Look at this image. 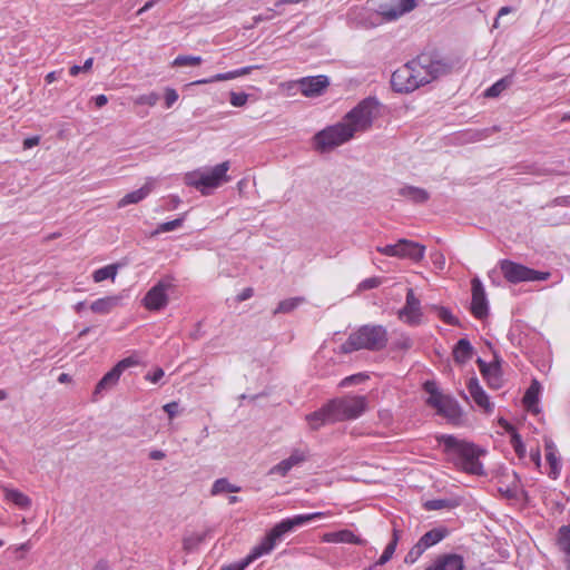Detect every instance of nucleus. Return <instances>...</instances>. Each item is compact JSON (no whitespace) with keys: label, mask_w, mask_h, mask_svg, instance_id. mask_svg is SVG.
<instances>
[{"label":"nucleus","mask_w":570,"mask_h":570,"mask_svg":"<svg viewBox=\"0 0 570 570\" xmlns=\"http://www.w3.org/2000/svg\"><path fill=\"white\" fill-rule=\"evenodd\" d=\"M332 517L330 511L313 512L307 514H297L293 518H287L276 523L269 531L266 532L264 538L255 544L249 553L240 561L223 567L220 570H245L250 563L261 557L269 554L285 534L293 531L297 527H302L309 521Z\"/></svg>","instance_id":"nucleus-1"},{"label":"nucleus","mask_w":570,"mask_h":570,"mask_svg":"<svg viewBox=\"0 0 570 570\" xmlns=\"http://www.w3.org/2000/svg\"><path fill=\"white\" fill-rule=\"evenodd\" d=\"M435 439L439 444L443 445L444 454L459 470L473 475L484 474L483 464L480 461L485 453L484 450L472 442L450 434H441Z\"/></svg>","instance_id":"nucleus-2"},{"label":"nucleus","mask_w":570,"mask_h":570,"mask_svg":"<svg viewBox=\"0 0 570 570\" xmlns=\"http://www.w3.org/2000/svg\"><path fill=\"white\" fill-rule=\"evenodd\" d=\"M229 168L230 164L226 160L212 168H199L188 171L184 176V183L198 190L202 195L207 196L230 180L227 174Z\"/></svg>","instance_id":"nucleus-3"},{"label":"nucleus","mask_w":570,"mask_h":570,"mask_svg":"<svg viewBox=\"0 0 570 570\" xmlns=\"http://www.w3.org/2000/svg\"><path fill=\"white\" fill-rule=\"evenodd\" d=\"M387 344V331L382 325H363L351 333L342 345L344 353L360 350L381 351Z\"/></svg>","instance_id":"nucleus-4"},{"label":"nucleus","mask_w":570,"mask_h":570,"mask_svg":"<svg viewBox=\"0 0 570 570\" xmlns=\"http://www.w3.org/2000/svg\"><path fill=\"white\" fill-rule=\"evenodd\" d=\"M419 87L424 86L452 69V63L430 53H422L409 62Z\"/></svg>","instance_id":"nucleus-5"},{"label":"nucleus","mask_w":570,"mask_h":570,"mask_svg":"<svg viewBox=\"0 0 570 570\" xmlns=\"http://www.w3.org/2000/svg\"><path fill=\"white\" fill-rule=\"evenodd\" d=\"M377 102L373 99H364L351 111H348L342 121L354 137L357 132H363L372 127L374 119L377 116Z\"/></svg>","instance_id":"nucleus-6"},{"label":"nucleus","mask_w":570,"mask_h":570,"mask_svg":"<svg viewBox=\"0 0 570 570\" xmlns=\"http://www.w3.org/2000/svg\"><path fill=\"white\" fill-rule=\"evenodd\" d=\"M332 410V421L342 422L360 417L368 406L364 395H345L328 402Z\"/></svg>","instance_id":"nucleus-7"},{"label":"nucleus","mask_w":570,"mask_h":570,"mask_svg":"<svg viewBox=\"0 0 570 570\" xmlns=\"http://www.w3.org/2000/svg\"><path fill=\"white\" fill-rule=\"evenodd\" d=\"M424 391L429 394L426 404L434 409L436 413L449 421L455 423L461 417V407L455 400L444 395L439 391L434 381H426L423 384Z\"/></svg>","instance_id":"nucleus-8"},{"label":"nucleus","mask_w":570,"mask_h":570,"mask_svg":"<svg viewBox=\"0 0 570 570\" xmlns=\"http://www.w3.org/2000/svg\"><path fill=\"white\" fill-rule=\"evenodd\" d=\"M352 138L351 129L343 121H340L318 131L313 140L315 149L325 153L347 142Z\"/></svg>","instance_id":"nucleus-9"},{"label":"nucleus","mask_w":570,"mask_h":570,"mask_svg":"<svg viewBox=\"0 0 570 570\" xmlns=\"http://www.w3.org/2000/svg\"><path fill=\"white\" fill-rule=\"evenodd\" d=\"M499 266L503 277L509 283L513 284L522 282L546 281L550 277L549 272L535 271L509 259H502L499 263Z\"/></svg>","instance_id":"nucleus-10"},{"label":"nucleus","mask_w":570,"mask_h":570,"mask_svg":"<svg viewBox=\"0 0 570 570\" xmlns=\"http://www.w3.org/2000/svg\"><path fill=\"white\" fill-rule=\"evenodd\" d=\"M376 250L385 256L410 259L415 263L421 262L425 255L424 245L406 238L399 239L395 244L377 246Z\"/></svg>","instance_id":"nucleus-11"},{"label":"nucleus","mask_w":570,"mask_h":570,"mask_svg":"<svg viewBox=\"0 0 570 570\" xmlns=\"http://www.w3.org/2000/svg\"><path fill=\"white\" fill-rule=\"evenodd\" d=\"M397 318L409 326H419L423 320V311L420 299L413 288H407L405 304L399 309Z\"/></svg>","instance_id":"nucleus-12"},{"label":"nucleus","mask_w":570,"mask_h":570,"mask_svg":"<svg viewBox=\"0 0 570 570\" xmlns=\"http://www.w3.org/2000/svg\"><path fill=\"white\" fill-rule=\"evenodd\" d=\"M173 287L170 282L160 281L155 284L144 296L142 306L149 312H158L168 304V291Z\"/></svg>","instance_id":"nucleus-13"},{"label":"nucleus","mask_w":570,"mask_h":570,"mask_svg":"<svg viewBox=\"0 0 570 570\" xmlns=\"http://www.w3.org/2000/svg\"><path fill=\"white\" fill-rule=\"evenodd\" d=\"M138 364V361L132 357H126L119 361L109 372H107L102 379L97 383L96 389L94 391V395L100 394L105 390H109L112 386H115L122 372L129 367L136 366Z\"/></svg>","instance_id":"nucleus-14"},{"label":"nucleus","mask_w":570,"mask_h":570,"mask_svg":"<svg viewBox=\"0 0 570 570\" xmlns=\"http://www.w3.org/2000/svg\"><path fill=\"white\" fill-rule=\"evenodd\" d=\"M391 85L397 92H412L419 88L417 80H415L409 62L393 72Z\"/></svg>","instance_id":"nucleus-15"},{"label":"nucleus","mask_w":570,"mask_h":570,"mask_svg":"<svg viewBox=\"0 0 570 570\" xmlns=\"http://www.w3.org/2000/svg\"><path fill=\"white\" fill-rule=\"evenodd\" d=\"M471 285L472 301L470 311L475 318L482 320L488 315V302L485 291L479 278H473Z\"/></svg>","instance_id":"nucleus-16"},{"label":"nucleus","mask_w":570,"mask_h":570,"mask_svg":"<svg viewBox=\"0 0 570 570\" xmlns=\"http://www.w3.org/2000/svg\"><path fill=\"white\" fill-rule=\"evenodd\" d=\"M308 456H309V452L306 448L305 449H294L287 459L282 460L279 463H277L269 470V474H277L279 476H286L287 473L294 466L301 465L304 462H306Z\"/></svg>","instance_id":"nucleus-17"},{"label":"nucleus","mask_w":570,"mask_h":570,"mask_svg":"<svg viewBox=\"0 0 570 570\" xmlns=\"http://www.w3.org/2000/svg\"><path fill=\"white\" fill-rule=\"evenodd\" d=\"M296 85L303 96L316 97L323 94V91L328 87L330 81L326 76L320 75L301 78L296 81Z\"/></svg>","instance_id":"nucleus-18"},{"label":"nucleus","mask_w":570,"mask_h":570,"mask_svg":"<svg viewBox=\"0 0 570 570\" xmlns=\"http://www.w3.org/2000/svg\"><path fill=\"white\" fill-rule=\"evenodd\" d=\"M476 364L489 387L498 390L502 386L503 380L500 362L498 360L487 363L482 358H478Z\"/></svg>","instance_id":"nucleus-19"},{"label":"nucleus","mask_w":570,"mask_h":570,"mask_svg":"<svg viewBox=\"0 0 570 570\" xmlns=\"http://www.w3.org/2000/svg\"><path fill=\"white\" fill-rule=\"evenodd\" d=\"M415 7V0H399V2L393 6H381L380 16H382L385 21H393L404 13L412 11Z\"/></svg>","instance_id":"nucleus-20"},{"label":"nucleus","mask_w":570,"mask_h":570,"mask_svg":"<svg viewBox=\"0 0 570 570\" xmlns=\"http://www.w3.org/2000/svg\"><path fill=\"white\" fill-rule=\"evenodd\" d=\"M468 390L472 400L481 410L487 413L493 411V404L490 402L488 394L482 389L476 377H471L469 380Z\"/></svg>","instance_id":"nucleus-21"},{"label":"nucleus","mask_w":570,"mask_h":570,"mask_svg":"<svg viewBox=\"0 0 570 570\" xmlns=\"http://www.w3.org/2000/svg\"><path fill=\"white\" fill-rule=\"evenodd\" d=\"M322 542L325 543H348L356 546H365L366 540L356 535L351 530L344 529L335 532H327L322 535Z\"/></svg>","instance_id":"nucleus-22"},{"label":"nucleus","mask_w":570,"mask_h":570,"mask_svg":"<svg viewBox=\"0 0 570 570\" xmlns=\"http://www.w3.org/2000/svg\"><path fill=\"white\" fill-rule=\"evenodd\" d=\"M448 534V530L444 528L432 529L423 534L417 543L414 546L410 554L415 552L416 554L423 553L426 549L433 547L443 540Z\"/></svg>","instance_id":"nucleus-23"},{"label":"nucleus","mask_w":570,"mask_h":570,"mask_svg":"<svg viewBox=\"0 0 570 570\" xmlns=\"http://www.w3.org/2000/svg\"><path fill=\"white\" fill-rule=\"evenodd\" d=\"M544 456L549 466L547 474L549 478L556 480L561 472V460L558 456L557 446L551 440H547L544 443Z\"/></svg>","instance_id":"nucleus-24"},{"label":"nucleus","mask_w":570,"mask_h":570,"mask_svg":"<svg viewBox=\"0 0 570 570\" xmlns=\"http://www.w3.org/2000/svg\"><path fill=\"white\" fill-rule=\"evenodd\" d=\"M425 570H464L463 558L455 553L438 557Z\"/></svg>","instance_id":"nucleus-25"},{"label":"nucleus","mask_w":570,"mask_h":570,"mask_svg":"<svg viewBox=\"0 0 570 570\" xmlns=\"http://www.w3.org/2000/svg\"><path fill=\"white\" fill-rule=\"evenodd\" d=\"M256 67L254 66H247V67H243L240 69H236V70H233V71H228V72H224V73H217V75H214L209 78H204V79H199V80H195L193 82H190L188 86H198V85H206V83H213V82H218V81H226V80H232V79H236L238 77H243V76H246V75H249L252 72L253 69H255Z\"/></svg>","instance_id":"nucleus-26"},{"label":"nucleus","mask_w":570,"mask_h":570,"mask_svg":"<svg viewBox=\"0 0 570 570\" xmlns=\"http://www.w3.org/2000/svg\"><path fill=\"white\" fill-rule=\"evenodd\" d=\"M154 189V180L149 179L142 187L137 190L126 194L119 202L118 208H124L131 204H137L145 199Z\"/></svg>","instance_id":"nucleus-27"},{"label":"nucleus","mask_w":570,"mask_h":570,"mask_svg":"<svg viewBox=\"0 0 570 570\" xmlns=\"http://www.w3.org/2000/svg\"><path fill=\"white\" fill-rule=\"evenodd\" d=\"M121 297L118 295H109L94 301L90 304V309L100 315H106L111 313L119 304Z\"/></svg>","instance_id":"nucleus-28"},{"label":"nucleus","mask_w":570,"mask_h":570,"mask_svg":"<svg viewBox=\"0 0 570 570\" xmlns=\"http://www.w3.org/2000/svg\"><path fill=\"white\" fill-rule=\"evenodd\" d=\"M540 391V383L537 380H533L522 399V403L527 411L532 412L534 414L540 412L538 407Z\"/></svg>","instance_id":"nucleus-29"},{"label":"nucleus","mask_w":570,"mask_h":570,"mask_svg":"<svg viewBox=\"0 0 570 570\" xmlns=\"http://www.w3.org/2000/svg\"><path fill=\"white\" fill-rule=\"evenodd\" d=\"M558 549L563 553V562L570 570V525H562L557 534Z\"/></svg>","instance_id":"nucleus-30"},{"label":"nucleus","mask_w":570,"mask_h":570,"mask_svg":"<svg viewBox=\"0 0 570 570\" xmlns=\"http://www.w3.org/2000/svg\"><path fill=\"white\" fill-rule=\"evenodd\" d=\"M306 420L312 430H317L322 425L332 421V410H330V403L324 405L318 411H315L306 416Z\"/></svg>","instance_id":"nucleus-31"},{"label":"nucleus","mask_w":570,"mask_h":570,"mask_svg":"<svg viewBox=\"0 0 570 570\" xmlns=\"http://www.w3.org/2000/svg\"><path fill=\"white\" fill-rule=\"evenodd\" d=\"M500 423L504 426L505 431L508 433H510V444L511 446L513 448L517 456L520 459V460H523L525 459L527 456V450H525V445L524 443L522 442V439H521V435L515 431V429L509 424L508 422L505 421H500Z\"/></svg>","instance_id":"nucleus-32"},{"label":"nucleus","mask_w":570,"mask_h":570,"mask_svg":"<svg viewBox=\"0 0 570 570\" xmlns=\"http://www.w3.org/2000/svg\"><path fill=\"white\" fill-rule=\"evenodd\" d=\"M472 345L466 338H461L455 344L452 355L456 363L464 364L472 357Z\"/></svg>","instance_id":"nucleus-33"},{"label":"nucleus","mask_w":570,"mask_h":570,"mask_svg":"<svg viewBox=\"0 0 570 570\" xmlns=\"http://www.w3.org/2000/svg\"><path fill=\"white\" fill-rule=\"evenodd\" d=\"M4 499L12 502L20 509H28L31 505V500L21 491L16 489L3 488Z\"/></svg>","instance_id":"nucleus-34"},{"label":"nucleus","mask_w":570,"mask_h":570,"mask_svg":"<svg viewBox=\"0 0 570 570\" xmlns=\"http://www.w3.org/2000/svg\"><path fill=\"white\" fill-rule=\"evenodd\" d=\"M118 268L119 265L117 264H109L98 268L92 273V279L95 283H101L106 279H110L114 283L118 273Z\"/></svg>","instance_id":"nucleus-35"},{"label":"nucleus","mask_w":570,"mask_h":570,"mask_svg":"<svg viewBox=\"0 0 570 570\" xmlns=\"http://www.w3.org/2000/svg\"><path fill=\"white\" fill-rule=\"evenodd\" d=\"M207 532H193L189 534H186L183 538V548L185 551H191L196 549L205 539H206Z\"/></svg>","instance_id":"nucleus-36"},{"label":"nucleus","mask_w":570,"mask_h":570,"mask_svg":"<svg viewBox=\"0 0 570 570\" xmlns=\"http://www.w3.org/2000/svg\"><path fill=\"white\" fill-rule=\"evenodd\" d=\"M203 62L202 57L199 56H188V55H179L177 56L173 62V67H196Z\"/></svg>","instance_id":"nucleus-37"},{"label":"nucleus","mask_w":570,"mask_h":570,"mask_svg":"<svg viewBox=\"0 0 570 570\" xmlns=\"http://www.w3.org/2000/svg\"><path fill=\"white\" fill-rule=\"evenodd\" d=\"M304 302L303 297H292L279 302L278 306L274 311V314H285L294 311L299 304Z\"/></svg>","instance_id":"nucleus-38"},{"label":"nucleus","mask_w":570,"mask_h":570,"mask_svg":"<svg viewBox=\"0 0 570 570\" xmlns=\"http://www.w3.org/2000/svg\"><path fill=\"white\" fill-rule=\"evenodd\" d=\"M397 541H399L397 531L394 530L393 539L385 547L383 553L381 554L380 559L376 562L377 564L383 566V564H385L387 561H390L392 559V557H393V554L395 552V549H396Z\"/></svg>","instance_id":"nucleus-39"},{"label":"nucleus","mask_w":570,"mask_h":570,"mask_svg":"<svg viewBox=\"0 0 570 570\" xmlns=\"http://www.w3.org/2000/svg\"><path fill=\"white\" fill-rule=\"evenodd\" d=\"M240 489L232 483H229L226 479H218L214 482L212 488V494L216 495L223 492H238Z\"/></svg>","instance_id":"nucleus-40"},{"label":"nucleus","mask_w":570,"mask_h":570,"mask_svg":"<svg viewBox=\"0 0 570 570\" xmlns=\"http://www.w3.org/2000/svg\"><path fill=\"white\" fill-rule=\"evenodd\" d=\"M433 309L436 312L439 318L443 321L445 324L459 326V320L451 313V311L443 306H433Z\"/></svg>","instance_id":"nucleus-41"},{"label":"nucleus","mask_w":570,"mask_h":570,"mask_svg":"<svg viewBox=\"0 0 570 570\" xmlns=\"http://www.w3.org/2000/svg\"><path fill=\"white\" fill-rule=\"evenodd\" d=\"M510 77L502 78L485 90V96L498 97L503 90H505L510 86Z\"/></svg>","instance_id":"nucleus-42"},{"label":"nucleus","mask_w":570,"mask_h":570,"mask_svg":"<svg viewBox=\"0 0 570 570\" xmlns=\"http://www.w3.org/2000/svg\"><path fill=\"white\" fill-rule=\"evenodd\" d=\"M183 223H184V217L176 218L170 222L161 223L158 225V227L153 233V235H158L160 233H168V232L175 230V229L179 228L183 225Z\"/></svg>","instance_id":"nucleus-43"},{"label":"nucleus","mask_w":570,"mask_h":570,"mask_svg":"<svg viewBox=\"0 0 570 570\" xmlns=\"http://www.w3.org/2000/svg\"><path fill=\"white\" fill-rule=\"evenodd\" d=\"M412 347V340L409 335L401 333L400 336L392 343L393 350L407 351Z\"/></svg>","instance_id":"nucleus-44"},{"label":"nucleus","mask_w":570,"mask_h":570,"mask_svg":"<svg viewBox=\"0 0 570 570\" xmlns=\"http://www.w3.org/2000/svg\"><path fill=\"white\" fill-rule=\"evenodd\" d=\"M405 195L416 203H424L429 199V194L424 189L415 187L409 188Z\"/></svg>","instance_id":"nucleus-45"},{"label":"nucleus","mask_w":570,"mask_h":570,"mask_svg":"<svg viewBox=\"0 0 570 570\" xmlns=\"http://www.w3.org/2000/svg\"><path fill=\"white\" fill-rule=\"evenodd\" d=\"M159 100V96L158 94L156 92H149V94H146V95H140L138 96L134 102L135 105H147V106H155L157 104V101Z\"/></svg>","instance_id":"nucleus-46"},{"label":"nucleus","mask_w":570,"mask_h":570,"mask_svg":"<svg viewBox=\"0 0 570 570\" xmlns=\"http://www.w3.org/2000/svg\"><path fill=\"white\" fill-rule=\"evenodd\" d=\"M248 100V95L245 92L232 91L229 95V102L234 107H243Z\"/></svg>","instance_id":"nucleus-47"},{"label":"nucleus","mask_w":570,"mask_h":570,"mask_svg":"<svg viewBox=\"0 0 570 570\" xmlns=\"http://www.w3.org/2000/svg\"><path fill=\"white\" fill-rule=\"evenodd\" d=\"M164 98H165V107L171 108L173 105L178 100V94L174 88H166Z\"/></svg>","instance_id":"nucleus-48"},{"label":"nucleus","mask_w":570,"mask_h":570,"mask_svg":"<svg viewBox=\"0 0 570 570\" xmlns=\"http://www.w3.org/2000/svg\"><path fill=\"white\" fill-rule=\"evenodd\" d=\"M381 278L380 277H370L364 281H362L358 285L360 289L366 291L376 288L381 285Z\"/></svg>","instance_id":"nucleus-49"},{"label":"nucleus","mask_w":570,"mask_h":570,"mask_svg":"<svg viewBox=\"0 0 570 570\" xmlns=\"http://www.w3.org/2000/svg\"><path fill=\"white\" fill-rule=\"evenodd\" d=\"M425 509L429 511L441 510L449 507V502L446 500H430L424 504Z\"/></svg>","instance_id":"nucleus-50"},{"label":"nucleus","mask_w":570,"mask_h":570,"mask_svg":"<svg viewBox=\"0 0 570 570\" xmlns=\"http://www.w3.org/2000/svg\"><path fill=\"white\" fill-rule=\"evenodd\" d=\"M530 461L534 464V466L540 470L541 469V453L539 446L531 448L529 454Z\"/></svg>","instance_id":"nucleus-51"},{"label":"nucleus","mask_w":570,"mask_h":570,"mask_svg":"<svg viewBox=\"0 0 570 570\" xmlns=\"http://www.w3.org/2000/svg\"><path fill=\"white\" fill-rule=\"evenodd\" d=\"M39 142H40V137H38V136L28 137L23 140V148L30 149V148L39 145Z\"/></svg>","instance_id":"nucleus-52"},{"label":"nucleus","mask_w":570,"mask_h":570,"mask_svg":"<svg viewBox=\"0 0 570 570\" xmlns=\"http://www.w3.org/2000/svg\"><path fill=\"white\" fill-rule=\"evenodd\" d=\"M513 11V9L511 7H502L499 12H498V17L495 18L494 22H493V28H499L500 23H499V19L505 14H509Z\"/></svg>","instance_id":"nucleus-53"},{"label":"nucleus","mask_w":570,"mask_h":570,"mask_svg":"<svg viewBox=\"0 0 570 570\" xmlns=\"http://www.w3.org/2000/svg\"><path fill=\"white\" fill-rule=\"evenodd\" d=\"M254 294V291L252 287H246L244 288L238 295H237V301L238 302H244L246 299H249Z\"/></svg>","instance_id":"nucleus-54"},{"label":"nucleus","mask_w":570,"mask_h":570,"mask_svg":"<svg viewBox=\"0 0 570 570\" xmlns=\"http://www.w3.org/2000/svg\"><path fill=\"white\" fill-rule=\"evenodd\" d=\"M362 380V375L361 374H357V375H351V376H347L345 377L341 385L343 386H346V385H350V384H354V383H357Z\"/></svg>","instance_id":"nucleus-55"},{"label":"nucleus","mask_w":570,"mask_h":570,"mask_svg":"<svg viewBox=\"0 0 570 570\" xmlns=\"http://www.w3.org/2000/svg\"><path fill=\"white\" fill-rule=\"evenodd\" d=\"M164 376V371L161 368H157L151 375L147 376L153 383H157Z\"/></svg>","instance_id":"nucleus-56"},{"label":"nucleus","mask_w":570,"mask_h":570,"mask_svg":"<svg viewBox=\"0 0 570 570\" xmlns=\"http://www.w3.org/2000/svg\"><path fill=\"white\" fill-rule=\"evenodd\" d=\"M95 105L98 108L104 107L108 102V98L106 95H98L94 98Z\"/></svg>","instance_id":"nucleus-57"},{"label":"nucleus","mask_w":570,"mask_h":570,"mask_svg":"<svg viewBox=\"0 0 570 570\" xmlns=\"http://www.w3.org/2000/svg\"><path fill=\"white\" fill-rule=\"evenodd\" d=\"M177 403L171 402L164 406V410L168 413L169 417H173L176 414Z\"/></svg>","instance_id":"nucleus-58"},{"label":"nucleus","mask_w":570,"mask_h":570,"mask_svg":"<svg viewBox=\"0 0 570 570\" xmlns=\"http://www.w3.org/2000/svg\"><path fill=\"white\" fill-rule=\"evenodd\" d=\"M308 0H278L275 2V7L279 8L283 4H296L301 2H307Z\"/></svg>","instance_id":"nucleus-59"},{"label":"nucleus","mask_w":570,"mask_h":570,"mask_svg":"<svg viewBox=\"0 0 570 570\" xmlns=\"http://www.w3.org/2000/svg\"><path fill=\"white\" fill-rule=\"evenodd\" d=\"M58 71H50L49 73H47V76L45 77V80L47 83H52L55 82L57 79H58Z\"/></svg>","instance_id":"nucleus-60"},{"label":"nucleus","mask_w":570,"mask_h":570,"mask_svg":"<svg viewBox=\"0 0 570 570\" xmlns=\"http://www.w3.org/2000/svg\"><path fill=\"white\" fill-rule=\"evenodd\" d=\"M149 458L153 460H163L165 458V453L163 451L155 450L149 453Z\"/></svg>","instance_id":"nucleus-61"},{"label":"nucleus","mask_w":570,"mask_h":570,"mask_svg":"<svg viewBox=\"0 0 570 570\" xmlns=\"http://www.w3.org/2000/svg\"><path fill=\"white\" fill-rule=\"evenodd\" d=\"M156 3V0H149L147 1L139 10H138V14H141L142 12L149 10L150 8H153Z\"/></svg>","instance_id":"nucleus-62"},{"label":"nucleus","mask_w":570,"mask_h":570,"mask_svg":"<svg viewBox=\"0 0 570 570\" xmlns=\"http://www.w3.org/2000/svg\"><path fill=\"white\" fill-rule=\"evenodd\" d=\"M94 65V58H88L85 63L81 66L83 72H88L91 70Z\"/></svg>","instance_id":"nucleus-63"},{"label":"nucleus","mask_w":570,"mask_h":570,"mask_svg":"<svg viewBox=\"0 0 570 570\" xmlns=\"http://www.w3.org/2000/svg\"><path fill=\"white\" fill-rule=\"evenodd\" d=\"M92 570H111V569L106 561H99V562H97V564L94 567Z\"/></svg>","instance_id":"nucleus-64"}]
</instances>
